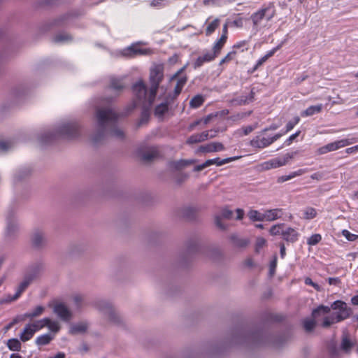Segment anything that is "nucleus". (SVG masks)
<instances>
[{"label": "nucleus", "mask_w": 358, "mask_h": 358, "mask_svg": "<svg viewBox=\"0 0 358 358\" xmlns=\"http://www.w3.org/2000/svg\"><path fill=\"white\" fill-rule=\"evenodd\" d=\"M119 114L111 106L99 107L96 112V126L92 140L99 143L107 136H113L118 139L124 137V132L117 127Z\"/></svg>", "instance_id": "f257e3e1"}, {"label": "nucleus", "mask_w": 358, "mask_h": 358, "mask_svg": "<svg viewBox=\"0 0 358 358\" xmlns=\"http://www.w3.org/2000/svg\"><path fill=\"white\" fill-rule=\"evenodd\" d=\"M163 78V69L161 66H155L150 69V89L148 93L145 85L142 81H138L133 85V92L136 97V106L141 105L143 108L141 123L146 121L148 117V110L153 103L159 83Z\"/></svg>", "instance_id": "f03ea898"}, {"label": "nucleus", "mask_w": 358, "mask_h": 358, "mask_svg": "<svg viewBox=\"0 0 358 358\" xmlns=\"http://www.w3.org/2000/svg\"><path fill=\"white\" fill-rule=\"evenodd\" d=\"M80 135V127L76 121L62 122L54 133L48 132L41 137L42 143H47L52 138H74Z\"/></svg>", "instance_id": "7ed1b4c3"}, {"label": "nucleus", "mask_w": 358, "mask_h": 358, "mask_svg": "<svg viewBox=\"0 0 358 358\" xmlns=\"http://www.w3.org/2000/svg\"><path fill=\"white\" fill-rule=\"evenodd\" d=\"M275 15V7L273 3H269L267 5H264L261 8L252 13L250 16V20L252 22L253 26L258 28L262 25L266 26V23L271 21Z\"/></svg>", "instance_id": "20e7f679"}, {"label": "nucleus", "mask_w": 358, "mask_h": 358, "mask_svg": "<svg viewBox=\"0 0 358 358\" xmlns=\"http://www.w3.org/2000/svg\"><path fill=\"white\" fill-rule=\"evenodd\" d=\"M331 308L327 306H319L317 308L314 309L312 312L313 318H306L303 321V327L307 332L312 331L315 326L316 322L315 318L320 315H324L329 313Z\"/></svg>", "instance_id": "39448f33"}, {"label": "nucleus", "mask_w": 358, "mask_h": 358, "mask_svg": "<svg viewBox=\"0 0 358 358\" xmlns=\"http://www.w3.org/2000/svg\"><path fill=\"white\" fill-rule=\"evenodd\" d=\"M94 306L104 315L106 320L113 323L119 322V317L109 302L101 300L96 301Z\"/></svg>", "instance_id": "423d86ee"}, {"label": "nucleus", "mask_w": 358, "mask_h": 358, "mask_svg": "<svg viewBox=\"0 0 358 358\" xmlns=\"http://www.w3.org/2000/svg\"><path fill=\"white\" fill-rule=\"evenodd\" d=\"M331 308L337 312L334 313L337 318V321L341 322L348 318L351 314V309L348 307L346 303L342 301H336L332 304Z\"/></svg>", "instance_id": "0eeeda50"}, {"label": "nucleus", "mask_w": 358, "mask_h": 358, "mask_svg": "<svg viewBox=\"0 0 358 358\" xmlns=\"http://www.w3.org/2000/svg\"><path fill=\"white\" fill-rule=\"evenodd\" d=\"M281 136L282 134H276L269 138L257 136L250 141V145L255 148H264L271 145Z\"/></svg>", "instance_id": "6e6552de"}, {"label": "nucleus", "mask_w": 358, "mask_h": 358, "mask_svg": "<svg viewBox=\"0 0 358 358\" xmlns=\"http://www.w3.org/2000/svg\"><path fill=\"white\" fill-rule=\"evenodd\" d=\"M292 157V154L287 153L282 157L272 159L264 163V168L266 169H270L282 166L285 165Z\"/></svg>", "instance_id": "1a4fd4ad"}, {"label": "nucleus", "mask_w": 358, "mask_h": 358, "mask_svg": "<svg viewBox=\"0 0 358 358\" xmlns=\"http://www.w3.org/2000/svg\"><path fill=\"white\" fill-rule=\"evenodd\" d=\"M53 311L62 320L67 322L72 317L71 310L62 303H56L53 307Z\"/></svg>", "instance_id": "9d476101"}, {"label": "nucleus", "mask_w": 358, "mask_h": 358, "mask_svg": "<svg viewBox=\"0 0 358 358\" xmlns=\"http://www.w3.org/2000/svg\"><path fill=\"white\" fill-rule=\"evenodd\" d=\"M25 279L23 278L22 281L20 283L17 287L16 292L14 295L8 294L1 303H10L16 301L21 296L22 293L30 285Z\"/></svg>", "instance_id": "9b49d317"}, {"label": "nucleus", "mask_w": 358, "mask_h": 358, "mask_svg": "<svg viewBox=\"0 0 358 358\" xmlns=\"http://www.w3.org/2000/svg\"><path fill=\"white\" fill-rule=\"evenodd\" d=\"M33 245L36 248H41L47 243V237L44 231L41 229H36L31 236Z\"/></svg>", "instance_id": "f8f14e48"}, {"label": "nucleus", "mask_w": 358, "mask_h": 358, "mask_svg": "<svg viewBox=\"0 0 358 358\" xmlns=\"http://www.w3.org/2000/svg\"><path fill=\"white\" fill-rule=\"evenodd\" d=\"M283 210L282 208H273L265 210L263 212V222H273L282 217Z\"/></svg>", "instance_id": "ddd939ff"}, {"label": "nucleus", "mask_w": 358, "mask_h": 358, "mask_svg": "<svg viewBox=\"0 0 358 358\" xmlns=\"http://www.w3.org/2000/svg\"><path fill=\"white\" fill-rule=\"evenodd\" d=\"M149 52V50L141 48L136 45H131L122 50V55L126 57H132L137 55H147Z\"/></svg>", "instance_id": "4468645a"}, {"label": "nucleus", "mask_w": 358, "mask_h": 358, "mask_svg": "<svg viewBox=\"0 0 358 358\" xmlns=\"http://www.w3.org/2000/svg\"><path fill=\"white\" fill-rule=\"evenodd\" d=\"M356 141H357V140L355 138L341 139V140H339V141H337L335 142L328 143L327 145L329 152H332V151L337 150L341 148H344L345 146L351 145Z\"/></svg>", "instance_id": "2eb2a0df"}, {"label": "nucleus", "mask_w": 358, "mask_h": 358, "mask_svg": "<svg viewBox=\"0 0 358 358\" xmlns=\"http://www.w3.org/2000/svg\"><path fill=\"white\" fill-rule=\"evenodd\" d=\"M217 57L210 50H206L203 52V55L199 57L195 62L194 63V67L195 69L201 66L204 63L210 62L213 61Z\"/></svg>", "instance_id": "dca6fc26"}, {"label": "nucleus", "mask_w": 358, "mask_h": 358, "mask_svg": "<svg viewBox=\"0 0 358 358\" xmlns=\"http://www.w3.org/2000/svg\"><path fill=\"white\" fill-rule=\"evenodd\" d=\"M41 272V267L38 265L33 266L29 267L24 275V279L29 283L38 278Z\"/></svg>", "instance_id": "f3484780"}, {"label": "nucleus", "mask_w": 358, "mask_h": 358, "mask_svg": "<svg viewBox=\"0 0 358 358\" xmlns=\"http://www.w3.org/2000/svg\"><path fill=\"white\" fill-rule=\"evenodd\" d=\"M6 221V236L8 237H13L17 232L19 229V224L17 220L10 215L7 217Z\"/></svg>", "instance_id": "a211bd4d"}, {"label": "nucleus", "mask_w": 358, "mask_h": 358, "mask_svg": "<svg viewBox=\"0 0 358 358\" xmlns=\"http://www.w3.org/2000/svg\"><path fill=\"white\" fill-rule=\"evenodd\" d=\"M281 235L285 241L290 243L296 242L299 236V234L296 230L292 227H287L286 229L282 230Z\"/></svg>", "instance_id": "6ab92c4d"}, {"label": "nucleus", "mask_w": 358, "mask_h": 358, "mask_svg": "<svg viewBox=\"0 0 358 358\" xmlns=\"http://www.w3.org/2000/svg\"><path fill=\"white\" fill-rule=\"evenodd\" d=\"M224 149V145L219 142H212L204 145H201L198 151L202 152H212L222 151Z\"/></svg>", "instance_id": "aec40b11"}, {"label": "nucleus", "mask_w": 358, "mask_h": 358, "mask_svg": "<svg viewBox=\"0 0 358 358\" xmlns=\"http://www.w3.org/2000/svg\"><path fill=\"white\" fill-rule=\"evenodd\" d=\"M88 323L87 322H80L71 325L69 333L71 334H79L86 332L88 329Z\"/></svg>", "instance_id": "412c9836"}, {"label": "nucleus", "mask_w": 358, "mask_h": 358, "mask_svg": "<svg viewBox=\"0 0 358 358\" xmlns=\"http://www.w3.org/2000/svg\"><path fill=\"white\" fill-rule=\"evenodd\" d=\"M34 334V330L27 324L20 334L19 338L22 342L24 343L31 340Z\"/></svg>", "instance_id": "4be33fe9"}, {"label": "nucleus", "mask_w": 358, "mask_h": 358, "mask_svg": "<svg viewBox=\"0 0 358 358\" xmlns=\"http://www.w3.org/2000/svg\"><path fill=\"white\" fill-rule=\"evenodd\" d=\"M227 40V36H221V37L215 42L212 50H210L212 52H213L216 57H217L225 45Z\"/></svg>", "instance_id": "5701e85b"}, {"label": "nucleus", "mask_w": 358, "mask_h": 358, "mask_svg": "<svg viewBox=\"0 0 358 358\" xmlns=\"http://www.w3.org/2000/svg\"><path fill=\"white\" fill-rule=\"evenodd\" d=\"M322 107L323 106L321 103L315 106H310L305 110L302 111L301 115L302 117L312 116L315 114L320 113L322 109Z\"/></svg>", "instance_id": "b1692460"}, {"label": "nucleus", "mask_w": 358, "mask_h": 358, "mask_svg": "<svg viewBox=\"0 0 358 358\" xmlns=\"http://www.w3.org/2000/svg\"><path fill=\"white\" fill-rule=\"evenodd\" d=\"M238 158V157H229V158L221 159L220 158L217 157V158H215V159H211L206 160V164H208V166H211L213 164H216L217 166H222V165L225 164L227 163L233 162V161L236 160Z\"/></svg>", "instance_id": "393cba45"}, {"label": "nucleus", "mask_w": 358, "mask_h": 358, "mask_svg": "<svg viewBox=\"0 0 358 358\" xmlns=\"http://www.w3.org/2000/svg\"><path fill=\"white\" fill-rule=\"evenodd\" d=\"M7 348L11 351L19 352L22 349V343L20 339L10 338L6 342Z\"/></svg>", "instance_id": "a878e982"}, {"label": "nucleus", "mask_w": 358, "mask_h": 358, "mask_svg": "<svg viewBox=\"0 0 358 358\" xmlns=\"http://www.w3.org/2000/svg\"><path fill=\"white\" fill-rule=\"evenodd\" d=\"M159 155V150L157 148L152 147L150 148L147 151H145L143 155L142 158L145 161H150L156 157H157Z\"/></svg>", "instance_id": "bb28decb"}, {"label": "nucleus", "mask_w": 358, "mask_h": 358, "mask_svg": "<svg viewBox=\"0 0 358 358\" xmlns=\"http://www.w3.org/2000/svg\"><path fill=\"white\" fill-rule=\"evenodd\" d=\"M54 338V336L51 334H44L38 336L35 341V343L37 345H45L50 343V341Z\"/></svg>", "instance_id": "cd10ccee"}, {"label": "nucleus", "mask_w": 358, "mask_h": 358, "mask_svg": "<svg viewBox=\"0 0 358 358\" xmlns=\"http://www.w3.org/2000/svg\"><path fill=\"white\" fill-rule=\"evenodd\" d=\"M45 310V308L42 306H38L31 311L24 313L25 318L33 319L41 315Z\"/></svg>", "instance_id": "c85d7f7f"}, {"label": "nucleus", "mask_w": 358, "mask_h": 358, "mask_svg": "<svg viewBox=\"0 0 358 358\" xmlns=\"http://www.w3.org/2000/svg\"><path fill=\"white\" fill-rule=\"evenodd\" d=\"M249 219L252 222H263V212L257 210H250L248 213Z\"/></svg>", "instance_id": "c756f323"}, {"label": "nucleus", "mask_w": 358, "mask_h": 358, "mask_svg": "<svg viewBox=\"0 0 358 358\" xmlns=\"http://www.w3.org/2000/svg\"><path fill=\"white\" fill-rule=\"evenodd\" d=\"M220 20L218 18H216L212 22H210L206 27V35H211L215 31V29L220 26Z\"/></svg>", "instance_id": "7c9ffc66"}, {"label": "nucleus", "mask_w": 358, "mask_h": 358, "mask_svg": "<svg viewBox=\"0 0 358 358\" xmlns=\"http://www.w3.org/2000/svg\"><path fill=\"white\" fill-rule=\"evenodd\" d=\"M124 85L120 79L112 78L110 80V89L115 92L122 90Z\"/></svg>", "instance_id": "2f4dec72"}, {"label": "nucleus", "mask_w": 358, "mask_h": 358, "mask_svg": "<svg viewBox=\"0 0 358 358\" xmlns=\"http://www.w3.org/2000/svg\"><path fill=\"white\" fill-rule=\"evenodd\" d=\"M230 239L234 245L237 247H245L248 244L247 239H241L237 235L233 234L230 236Z\"/></svg>", "instance_id": "473e14b6"}, {"label": "nucleus", "mask_w": 358, "mask_h": 358, "mask_svg": "<svg viewBox=\"0 0 358 358\" xmlns=\"http://www.w3.org/2000/svg\"><path fill=\"white\" fill-rule=\"evenodd\" d=\"M337 322H339V321H337L336 317L334 315V313H332L329 316L324 317L322 326L323 327L327 328L330 327L331 324Z\"/></svg>", "instance_id": "72a5a7b5"}, {"label": "nucleus", "mask_w": 358, "mask_h": 358, "mask_svg": "<svg viewBox=\"0 0 358 358\" xmlns=\"http://www.w3.org/2000/svg\"><path fill=\"white\" fill-rule=\"evenodd\" d=\"M317 215V211L315 208L312 207L306 208L303 210V218L306 220H312L315 218Z\"/></svg>", "instance_id": "f704fd0d"}, {"label": "nucleus", "mask_w": 358, "mask_h": 358, "mask_svg": "<svg viewBox=\"0 0 358 358\" xmlns=\"http://www.w3.org/2000/svg\"><path fill=\"white\" fill-rule=\"evenodd\" d=\"M254 99V92L252 91L250 92L249 95L247 96H241L238 99L236 100L238 104H246L250 103Z\"/></svg>", "instance_id": "c9c22d12"}, {"label": "nucleus", "mask_w": 358, "mask_h": 358, "mask_svg": "<svg viewBox=\"0 0 358 358\" xmlns=\"http://www.w3.org/2000/svg\"><path fill=\"white\" fill-rule=\"evenodd\" d=\"M203 101L204 99L201 95H196L191 99L189 105L192 108H196L201 106Z\"/></svg>", "instance_id": "e433bc0d"}, {"label": "nucleus", "mask_w": 358, "mask_h": 358, "mask_svg": "<svg viewBox=\"0 0 358 358\" xmlns=\"http://www.w3.org/2000/svg\"><path fill=\"white\" fill-rule=\"evenodd\" d=\"M278 49H279V46H277L275 48H273L269 52H268L264 56L261 57L257 61V66L262 65L269 57H272Z\"/></svg>", "instance_id": "4c0bfd02"}, {"label": "nucleus", "mask_w": 358, "mask_h": 358, "mask_svg": "<svg viewBox=\"0 0 358 358\" xmlns=\"http://www.w3.org/2000/svg\"><path fill=\"white\" fill-rule=\"evenodd\" d=\"M284 224H278L273 225L270 229L269 233L272 236L281 235V232L283 230L282 227H284Z\"/></svg>", "instance_id": "58836bf2"}, {"label": "nucleus", "mask_w": 358, "mask_h": 358, "mask_svg": "<svg viewBox=\"0 0 358 358\" xmlns=\"http://www.w3.org/2000/svg\"><path fill=\"white\" fill-rule=\"evenodd\" d=\"M47 327L53 333H57L60 329L59 323L57 321L52 320L51 319H49Z\"/></svg>", "instance_id": "ea45409f"}, {"label": "nucleus", "mask_w": 358, "mask_h": 358, "mask_svg": "<svg viewBox=\"0 0 358 358\" xmlns=\"http://www.w3.org/2000/svg\"><path fill=\"white\" fill-rule=\"evenodd\" d=\"M169 4V1L167 0H152L150 2V6L152 7L162 8H164Z\"/></svg>", "instance_id": "a19ab883"}, {"label": "nucleus", "mask_w": 358, "mask_h": 358, "mask_svg": "<svg viewBox=\"0 0 358 358\" xmlns=\"http://www.w3.org/2000/svg\"><path fill=\"white\" fill-rule=\"evenodd\" d=\"M322 240V236L319 234H313L307 240V244L309 245H315Z\"/></svg>", "instance_id": "79ce46f5"}, {"label": "nucleus", "mask_w": 358, "mask_h": 358, "mask_svg": "<svg viewBox=\"0 0 358 358\" xmlns=\"http://www.w3.org/2000/svg\"><path fill=\"white\" fill-rule=\"evenodd\" d=\"M168 110V105L166 103H162L158 105L155 110V115L157 116L163 115Z\"/></svg>", "instance_id": "37998d69"}, {"label": "nucleus", "mask_w": 358, "mask_h": 358, "mask_svg": "<svg viewBox=\"0 0 358 358\" xmlns=\"http://www.w3.org/2000/svg\"><path fill=\"white\" fill-rule=\"evenodd\" d=\"M187 82V78L186 77H182V78H180L178 82H177V84L175 87V93L176 94H179L183 87V86L185 85V84Z\"/></svg>", "instance_id": "c03bdc74"}, {"label": "nucleus", "mask_w": 358, "mask_h": 358, "mask_svg": "<svg viewBox=\"0 0 358 358\" xmlns=\"http://www.w3.org/2000/svg\"><path fill=\"white\" fill-rule=\"evenodd\" d=\"M73 301L76 306V307L79 309L82 307L83 303L84 301V296L82 294H75L73 296Z\"/></svg>", "instance_id": "a18cd8bd"}, {"label": "nucleus", "mask_w": 358, "mask_h": 358, "mask_svg": "<svg viewBox=\"0 0 358 358\" xmlns=\"http://www.w3.org/2000/svg\"><path fill=\"white\" fill-rule=\"evenodd\" d=\"M300 121V117L299 116H296L294 119L289 122H288L286 124V131L285 133L291 131Z\"/></svg>", "instance_id": "49530a36"}, {"label": "nucleus", "mask_w": 358, "mask_h": 358, "mask_svg": "<svg viewBox=\"0 0 358 358\" xmlns=\"http://www.w3.org/2000/svg\"><path fill=\"white\" fill-rule=\"evenodd\" d=\"M342 235L349 241H355L358 239V235L352 234L347 229L342 231Z\"/></svg>", "instance_id": "de8ad7c7"}, {"label": "nucleus", "mask_w": 358, "mask_h": 358, "mask_svg": "<svg viewBox=\"0 0 358 358\" xmlns=\"http://www.w3.org/2000/svg\"><path fill=\"white\" fill-rule=\"evenodd\" d=\"M24 315H20L16 316L7 326L6 329H10L12 327H13L15 324L23 322L25 320Z\"/></svg>", "instance_id": "09e8293b"}, {"label": "nucleus", "mask_w": 358, "mask_h": 358, "mask_svg": "<svg viewBox=\"0 0 358 358\" xmlns=\"http://www.w3.org/2000/svg\"><path fill=\"white\" fill-rule=\"evenodd\" d=\"M201 142H202V139H201L199 134H193L187 140V143L189 145Z\"/></svg>", "instance_id": "8fccbe9b"}, {"label": "nucleus", "mask_w": 358, "mask_h": 358, "mask_svg": "<svg viewBox=\"0 0 358 358\" xmlns=\"http://www.w3.org/2000/svg\"><path fill=\"white\" fill-rule=\"evenodd\" d=\"M252 111L245 112V113H238L234 115H232L229 117L230 120L233 121L239 120L245 118L247 116H249L251 114Z\"/></svg>", "instance_id": "3c124183"}, {"label": "nucleus", "mask_w": 358, "mask_h": 358, "mask_svg": "<svg viewBox=\"0 0 358 358\" xmlns=\"http://www.w3.org/2000/svg\"><path fill=\"white\" fill-rule=\"evenodd\" d=\"M71 36L67 34H59L55 37V42H66L71 40Z\"/></svg>", "instance_id": "603ef678"}, {"label": "nucleus", "mask_w": 358, "mask_h": 358, "mask_svg": "<svg viewBox=\"0 0 358 358\" xmlns=\"http://www.w3.org/2000/svg\"><path fill=\"white\" fill-rule=\"evenodd\" d=\"M13 146L11 141H3L0 142V150L7 151Z\"/></svg>", "instance_id": "864d4df0"}, {"label": "nucleus", "mask_w": 358, "mask_h": 358, "mask_svg": "<svg viewBox=\"0 0 358 358\" xmlns=\"http://www.w3.org/2000/svg\"><path fill=\"white\" fill-rule=\"evenodd\" d=\"M304 282H305V284H306V285H307L312 286V287H314L317 291H321V289H322L321 287H320L318 284H317V283L314 282L312 280V279H311L310 278H309V277H307V278H305V280H304Z\"/></svg>", "instance_id": "5fc2aeb1"}, {"label": "nucleus", "mask_w": 358, "mask_h": 358, "mask_svg": "<svg viewBox=\"0 0 358 358\" xmlns=\"http://www.w3.org/2000/svg\"><path fill=\"white\" fill-rule=\"evenodd\" d=\"M301 131H297L294 134H292L284 143V145H290L292 142L299 136Z\"/></svg>", "instance_id": "6e6d98bb"}, {"label": "nucleus", "mask_w": 358, "mask_h": 358, "mask_svg": "<svg viewBox=\"0 0 358 358\" xmlns=\"http://www.w3.org/2000/svg\"><path fill=\"white\" fill-rule=\"evenodd\" d=\"M266 243L265 238L262 237H258L256 241V251L259 252V250L262 248Z\"/></svg>", "instance_id": "4d7b16f0"}, {"label": "nucleus", "mask_w": 358, "mask_h": 358, "mask_svg": "<svg viewBox=\"0 0 358 358\" xmlns=\"http://www.w3.org/2000/svg\"><path fill=\"white\" fill-rule=\"evenodd\" d=\"M352 347V343L348 338H343L342 341V348L345 350H348Z\"/></svg>", "instance_id": "13d9d810"}, {"label": "nucleus", "mask_w": 358, "mask_h": 358, "mask_svg": "<svg viewBox=\"0 0 358 358\" xmlns=\"http://www.w3.org/2000/svg\"><path fill=\"white\" fill-rule=\"evenodd\" d=\"M232 214H233V213L231 210H230L229 209H227V208H224L221 211L220 216L222 217H224L226 219H229V218H231Z\"/></svg>", "instance_id": "bf43d9fd"}, {"label": "nucleus", "mask_w": 358, "mask_h": 358, "mask_svg": "<svg viewBox=\"0 0 358 358\" xmlns=\"http://www.w3.org/2000/svg\"><path fill=\"white\" fill-rule=\"evenodd\" d=\"M215 222L217 227L221 229H225L226 226L222 222V217L220 215H217L215 217Z\"/></svg>", "instance_id": "052dcab7"}, {"label": "nucleus", "mask_w": 358, "mask_h": 358, "mask_svg": "<svg viewBox=\"0 0 358 358\" xmlns=\"http://www.w3.org/2000/svg\"><path fill=\"white\" fill-rule=\"evenodd\" d=\"M232 24L236 27H242L243 26V19L241 17H238L233 20Z\"/></svg>", "instance_id": "680f3d73"}, {"label": "nucleus", "mask_w": 358, "mask_h": 358, "mask_svg": "<svg viewBox=\"0 0 358 358\" xmlns=\"http://www.w3.org/2000/svg\"><path fill=\"white\" fill-rule=\"evenodd\" d=\"M236 50H232V51H230L229 52H228V54L224 57V59H225V61H227V62H229L230 61H231L235 55H236Z\"/></svg>", "instance_id": "e2e57ef3"}, {"label": "nucleus", "mask_w": 358, "mask_h": 358, "mask_svg": "<svg viewBox=\"0 0 358 358\" xmlns=\"http://www.w3.org/2000/svg\"><path fill=\"white\" fill-rule=\"evenodd\" d=\"M327 280L329 285L338 286L341 284L339 278H329Z\"/></svg>", "instance_id": "0e129e2a"}, {"label": "nucleus", "mask_w": 358, "mask_h": 358, "mask_svg": "<svg viewBox=\"0 0 358 358\" xmlns=\"http://www.w3.org/2000/svg\"><path fill=\"white\" fill-rule=\"evenodd\" d=\"M28 324L29 327H31V328L32 329V330H34L35 333L41 329L37 320L34 321L32 323H29Z\"/></svg>", "instance_id": "69168bd1"}, {"label": "nucleus", "mask_w": 358, "mask_h": 358, "mask_svg": "<svg viewBox=\"0 0 358 358\" xmlns=\"http://www.w3.org/2000/svg\"><path fill=\"white\" fill-rule=\"evenodd\" d=\"M49 317H44L41 320H38V323L39 324V326L41 327V329L44 327H47L48 322H49Z\"/></svg>", "instance_id": "338daca9"}, {"label": "nucleus", "mask_w": 358, "mask_h": 358, "mask_svg": "<svg viewBox=\"0 0 358 358\" xmlns=\"http://www.w3.org/2000/svg\"><path fill=\"white\" fill-rule=\"evenodd\" d=\"M327 152H329L327 145L318 148L316 151L317 155H324Z\"/></svg>", "instance_id": "774afa93"}]
</instances>
